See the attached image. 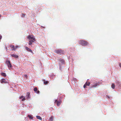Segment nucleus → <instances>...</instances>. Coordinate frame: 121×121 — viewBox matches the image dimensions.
<instances>
[{"mask_svg":"<svg viewBox=\"0 0 121 121\" xmlns=\"http://www.w3.org/2000/svg\"><path fill=\"white\" fill-rule=\"evenodd\" d=\"M79 44L83 46H86L88 44V43L84 40H81L79 41Z\"/></svg>","mask_w":121,"mask_h":121,"instance_id":"nucleus-1","label":"nucleus"},{"mask_svg":"<svg viewBox=\"0 0 121 121\" xmlns=\"http://www.w3.org/2000/svg\"><path fill=\"white\" fill-rule=\"evenodd\" d=\"M54 52L60 54H64V51L61 49L56 50H55Z\"/></svg>","mask_w":121,"mask_h":121,"instance_id":"nucleus-2","label":"nucleus"},{"mask_svg":"<svg viewBox=\"0 0 121 121\" xmlns=\"http://www.w3.org/2000/svg\"><path fill=\"white\" fill-rule=\"evenodd\" d=\"M27 38L29 39V40H33L35 41H36L35 38L34 37L33 35H29L27 37Z\"/></svg>","mask_w":121,"mask_h":121,"instance_id":"nucleus-3","label":"nucleus"},{"mask_svg":"<svg viewBox=\"0 0 121 121\" xmlns=\"http://www.w3.org/2000/svg\"><path fill=\"white\" fill-rule=\"evenodd\" d=\"M6 63L8 66V68L9 69L12 67L11 62L9 60H6Z\"/></svg>","mask_w":121,"mask_h":121,"instance_id":"nucleus-4","label":"nucleus"},{"mask_svg":"<svg viewBox=\"0 0 121 121\" xmlns=\"http://www.w3.org/2000/svg\"><path fill=\"white\" fill-rule=\"evenodd\" d=\"M56 102L57 103V105L58 106H59L60 105V104H61V103H62V101L60 100H59L57 101V99H55V102L54 103H55Z\"/></svg>","mask_w":121,"mask_h":121,"instance_id":"nucleus-5","label":"nucleus"},{"mask_svg":"<svg viewBox=\"0 0 121 121\" xmlns=\"http://www.w3.org/2000/svg\"><path fill=\"white\" fill-rule=\"evenodd\" d=\"M99 82L96 83L94 85H92L91 87V88L96 87L97 86L99 85Z\"/></svg>","mask_w":121,"mask_h":121,"instance_id":"nucleus-6","label":"nucleus"},{"mask_svg":"<svg viewBox=\"0 0 121 121\" xmlns=\"http://www.w3.org/2000/svg\"><path fill=\"white\" fill-rule=\"evenodd\" d=\"M34 41H35L33 40H30L29 41V45H31L33 44V43L34 42Z\"/></svg>","mask_w":121,"mask_h":121,"instance_id":"nucleus-7","label":"nucleus"},{"mask_svg":"<svg viewBox=\"0 0 121 121\" xmlns=\"http://www.w3.org/2000/svg\"><path fill=\"white\" fill-rule=\"evenodd\" d=\"M34 91L37 94H39V91L37 90V88L36 87L34 88Z\"/></svg>","mask_w":121,"mask_h":121,"instance_id":"nucleus-8","label":"nucleus"},{"mask_svg":"<svg viewBox=\"0 0 121 121\" xmlns=\"http://www.w3.org/2000/svg\"><path fill=\"white\" fill-rule=\"evenodd\" d=\"M59 61L62 64H63L65 63L64 60L60 58L59 59Z\"/></svg>","mask_w":121,"mask_h":121,"instance_id":"nucleus-9","label":"nucleus"},{"mask_svg":"<svg viewBox=\"0 0 121 121\" xmlns=\"http://www.w3.org/2000/svg\"><path fill=\"white\" fill-rule=\"evenodd\" d=\"M25 49L28 51L30 52L31 53L32 52V50H31L30 48H29L28 47H25Z\"/></svg>","mask_w":121,"mask_h":121,"instance_id":"nucleus-10","label":"nucleus"},{"mask_svg":"<svg viewBox=\"0 0 121 121\" xmlns=\"http://www.w3.org/2000/svg\"><path fill=\"white\" fill-rule=\"evenodd\" d=\"M30 95V93L29 92H28L27 93V95L26 96V97L27 98V99H28L30 98L29 95Z\"/></svg>","mask_w":121,"mask_h":121,"instance_id":"nucleus-11","label":"nucleus"},{"mask_svg":"<svg viewBox=\"0 0 121 121\" xmlns=\"http://www.w3.org/2000/svg\"><path fill=\"white\" fill-rule=\"evenodd\" d=\"M11 56L13 57H14L15 58H18V56L16 55V54H12V55Z\"/></svg>","mask_w":121,"mask_h":121,"instance_id":"nucleus-12","label":"nucleus"},{"mask_svg":"<svg viewBox=\"0 0 121 121\" xmlns=\"http://www.w3.org/2000/svg\"><path fill=\"white\" fill-rule=\"evenodd\" d=\"M1 83H7V82L6 81V80L5 79H3L1 80Z\"/></svg>","mask_w":121,"mask_h":121,"instance_id":"nucleus-13","label":"nucleus"},{"mask_svg":"<svg viewBox=\"0 0 121 121\" xmlns=\"http://www.w3.org/2000/svg\"><path fill=\"white\" fill-rule=\"evenodd\" d=\"M15 47V49H12V50L13 51H15L16 49L18 48V46L16 45Z\"/></svg>","mask_w":121,"mask_h":121,"instance_id":"nucleus-14","label":"nucleus"},{"mask_svg":"<svg viewBox=\"0 0 121 121\" xmlns=\"http://www.w3.org/2000/svg\"><path fill=\"white\" fill-rule=\"evenodd\" d=\"M115 84L114 83H112V85H111V87L113 89H114L115 87Z\"/></svg>","mask_w":121,"mask_h":121,"instance_id":"nucleus-15","label":"nucleus"},{"mask_svg":"<svg viewBox=\"0 0 121 121\" xmlns=\"http://www.w3.org/2000/svg\"><path fill=\"white\" fill-rule=\"evenodd\" d=\"M1 75L5 77L6 76V74L5 73H1Z\"/></svg>","mask_w":121,"mask_h":121,"instance_id":"nucleus-16","label":"nucleus"},{"mask_svg":"<svg viewBox=\"0 0 121 121\" xmlns=\"http://www.w3.org/2000/svg\"><path fill=\"white\" fill-rule=\"evenodd\" d=\"M36 117L37 119H39L41 120H42V118L40 116H37Z\"/></svg>","mask_w":121,"mask_h":121,"instance_id":"nucleus-17","label":"nucleus"},{"mask_svg":"<svg viewBox=\"0 0 121 121\" xmlns=\"http://www.w3.org/2000/svg\"><path fill=\"white\" fill-rule=\"evenodd\" d=\"M85 83L86 85L87 86H89L90 84V82H86Z\"/></svg>","mask_w":121,"mask_h":121,"instance_id":"nucleus-18","label":"nucleus"},{"mask_svg":"<svg viewBox=\"0 0 121 121\" xmlns=\"http://www.w3.org/2000/svg\"><path fill=\"white\" fill-rule=\"evenodd\" d=\"M53 116H51L50 118V120L51 121H53Z\"/></svg>","mask_w":121,"mask_h":121,"instance_id":"nucleus-19","label":"nucleus"},{"mask_svg":"<svg viewBox=\"0 0 121 121\" xmlns=\"http://www.w3.org/2000/svg\"><path fill=\"white\" fill-rule=\"evenodd\" d=\"M28 117L30 118L31 119H33V117L31 115H28Z\"/></svg>","mask_w":121,"mask_h":121,"instance_id":"nucleus-20","label":"nucleus"},{"mask_svg":"<svg viewBox=\"0 0 121 121\" xmlns=\"http://www.w3.org/2000/svg\"><path fill=\"white\" fill-rule=\"evenodd\" d=\"M48 82V81H44V83L45 84H47Z\"/></svg>","mask_w":121,"mask_h":121,"instance_id":"nucleus-21","label":"nucleus"},{"mask_svg":"<svg viewBox=\"0 0 121 121\" xmlns=\"http://www.w3.org/2000/svg\"><path fill=\"white\" fill-rule=\"evenodd\" d=\"M10 47L12 49H15V47L14 45H11L10 46Z\"/></svg>","mask_w":121,"mask_h":121,"instance_id":"nucleus-22","label":"nucleus"},{"mask_svg":"<svg viewBox=\"0 0 121 121\" xmlns=\"http://www.w3.org/2000/svg\"><path fill=\"white\" fill-rule=\"evenodd\" d=\"M116 83L118 85L119 84H120V82H119L117 81H116Z\"/></svg>","mask_w":121,"mask_h":121,"instance_id":"nucleus-23","label":"nucleus"},{"mask_svg":"<svg viewBox=\"0 0 121 121\" xmlns=\"http://www.w3.org/2000/svg\"><path fill=\"white\" fill-rule=\"evenodd\" d=\"M86 83L83 86V87L84 88H86Z\"/></svg>","mask_w":121,"mask_h":121,"instance_id":"nucleus-24","label":"nucleus"},{"mask_svg":"<svg viewBox=\"0 0 121 121\" xmlns=\"http://www.w3.org/2000/svg\"><path fill=\"white\" fill-rule=\"evenodd\" d=\"M25 16V14H22V17H24Z\"/></svg>","mask_w":121,"mask_h":121,"instance_id":"nucleus-25","label":"nucleus"},{"mask_svg":"<svg viewBox=\"0 0 121 121\" xmlns=\"http://www.w3.org/2000/svg\"><path fill=\"white\" fill-rule=\"evenodd\" d=\"M25 77H26L27 79V76L26 74H25L24 75Z\"/></svg>","mask_w":121,"mask_h":121,"instance_id":"nucleus-26","label":"nucleus"},{"mask_svg":"<svg viewBox=\"0 0 121 121\" xmlns=\"http://www.w3.org/2000/svg\"><path fill=\"white\" fill-rule=\"evenodd\" d=\"M25 97L24 98H23L22 99V101H24V100H25Z\"/></svg>","mask_w":121,"mask_h":121,"instance_id":"nucleus-27","label":"nucleus"},{"mask_svg":"<svg viewBox=\"0 0 121 121\" xmlns=\"http://www.w3.org/2000/svg\"><path fill=\"white\" fill-rule=\"evenodd\" d=\"M23 96H21L20 98V99H21L22 98H23Z\"/></svg>","mask_w":121,"mask_h":121,"instance_id":"nucleus-28","label":"nucleus"},{"mask_svg":"<svg viewBox=\"0 0 121 121\" xmlns=\"http://www.w3.org/2000/svg\"><path fill=\"white\" fill-rule=\"evenodd\" d=\"M118 85L120 86V88H121V84H119Z\"/></svg>","mask_w":121,"mask_h":121,"instance_id":"nucleus-29","label":"nucleus"},{"mask_svg":"<svg viewBox=\"0 0 121 121\" xmlns=\"http://www.w3.org/2000/svg\"><path fill=\"white\" fill-rule=\"evenodd\" d=\"M119 66L121 68V63H119Z\"/></svg>","mask_w":121,"mask_h":121,"instance_id":"nucleus-30","label":"nucleus"},{"mask_svg":"<svg viewBox=\"0 0 121 121\" xmlns=\"http://www.w3.org/2000/svg\"><path fill=\"white\" fill-rule=\"evenodd\" d=\"M6 50H7V47H6Z\"/></svg>","mask_w":121,"mask_h":121,"instance_id":"nucleus-31","label":"nucleus"},{"mask_svg":"<svg viewBox=\"0 0 121 121\" xmlns=\"http://www.w3.org/2000/svg\"><path fill=\"white\" fill-rule=\"evenodd\" d=\"M108 98H109V97H108Z\"/></svg>","mask_w":121,"mask_h":121,"instance_id":"nucleus-32","label":"nucleus"}]
</instances>
